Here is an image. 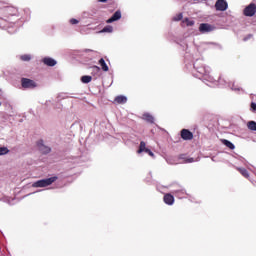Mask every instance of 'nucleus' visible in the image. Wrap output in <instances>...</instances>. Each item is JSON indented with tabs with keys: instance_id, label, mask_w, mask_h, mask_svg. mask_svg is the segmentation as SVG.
Returning <instances> with one entry per match:
<instances>
[{
	"instance_id": "nucleus-1",
	"label": "nucleus",
	"mask_w": 256,
	"mask_h": 256,
	"mask_svg": "<svg viewBox=\"0 0 256 256\" xmlns=\"http://www.w3.org/2000/svg\"><path fill=\"white\" fill-rule=\"evenodd\" d=\"M58 179L57 176H52L50 178L38 180L32 184V187H49V185H53Z\"/></svg>"
},
{
	"instance_id": "nucleus-30",
	"label": "nucleus",
	"mask_w": 256,
	"mask_h": 256,
	"mask_svg": "<svg viewBox=\"0 0 256 256\" xmlns=\"http://www.w3.org/2000/svg\"><path fill=\"white\" fill-rule=\"evenodd\" d=\"M0 107H1V102H0Z\"/></svg>"
},
{
	"instance_id": "nucleus-2",
	"label": "nucleus",
	"mask_w": 256,
	"mask_h": 256,
	"mask_svg": "<svg viewBox=\"0 0 256 256\" xmlns=\"http://www.w3.org/2000/svg\"><path fill=\"white\" fill-rule=\"evenodd\" d=\"M255 13H256L255 3H250L243 10V15H245V17H253V15H255Z\"/></svg>"
},
{
	"instance_id": "nucleus-20",
	"label": "nucleus",
	"mask_w": 256,
	"mask_h": 256,
	"mask_svg": "<svg viewBox=\"0 0 256 256\" xmlns=\"http://www.w3.org/2000/svg\"><path fill=\"white\" fill-rule=\"evenodd\" d=\"M102 33H113V26H106L102 29Z\"/></svg>"
},
{
	"instance_id": "nucleus-9",
	"label": "nucleus",
	"mask_w": 256,
	"mask_h": 256,
	"mask_svg": "<svg viewBox=\"0 0 256 256\" xmlns=\"http://www.w3.org/2000/svg\"><path fill=\"white\" fill-rule=\"evenodd\" d=\"M163 201L166 205H173L175 203V197L172 194H165L163 197Z\"/></svg>"
},
{
	"instance_id": "nucleus-22",
	"label": "nucleus",
	"mask_w": 256,
	"mask_h": 256,
	"mask_svg": "<svg viewBox=\"0 0 256 256\" xmlns=\"http://www.w3.org/2000/svg\"><path fill=\"white\" fill-rule=\"evenodd\" d=\"M9 149L7 147H0V155H7Z\"/></svg>"
},
{
	"instance_id": "nucleus-23",
	"label": "nucleus",
	"mask_w": 256,
	"mask_h": 256,
	"mask_svg": "<svg viewBox=\"0 0 256 256\" xmlns=\"http://www.w3.org/2000/svg\"><path fill=\"white\" fill-rule=\"evenodd\" d=\"M181 19H183V14L182 13H180L176 17H174V21H181Z\"/></svg>"
},
{
	"instance_id": "nucleus-19",
	"label": "nucleus",
	"mask_w": 256,
	"mask_h": 256,
	"mask_svg": "<svg viewBox=\"0 0 256 256\" xmlns=\"http://www.w3.org/2000/svg\"><path fill=\"white\" fill-rule=\"evenodd\" d=\"M81 81H82V83H91V81H93V77H91V76H82Z\"/></svg>"
},
{
	"instance_id": "nucleus-26",
	"label": "nucleus",
	"mask_w": 256,
	"mask_h": 256,
	"mask_svg": "<svg viewBox=\"0 0 256 256\" xmlns=\"http://www.w3.org/2000/svg\"><path fill=\"white\" fill-rule=\"evenodd\" d=\"M250 107L252 110L256 111V103L255 102H252Z\"/></svg>"
},
{
	"instance_id": "nucleus-29",
	"label": "nucleus",
	"mask_w": 256,
	"mask_h": 256,
	"mask_svg": "<svg viewBox=\"0 0 256 256\" xmlns=\"http://www.w3.org/2000/svg\"><path fill=\"white\" fill-rule=\"evenodd\" d=\"M100 3H107V0H99Z\"/></svg>"
},
{
	"instance_id": "nucleus-8",
	"label": "nucleus",
	"mask_w": 256,
	"mask_h": 256,
	"mask_svg": "<svg viewBox=\"0 0 256 256\" xmlns=\"http://www.w3.org/2000/svg\"><path fill=\"white\" fill-rule=\"evenodd\" d=\"M42 63H44V65H47V67H55L57 65V61L50 57L43 58Z\"/></svg>"
},
{
	"instance_id": "nucleus-10",
	"label": "nucleus",
	"mask_w": 256,
	"mask_h": 256,
	"mask_svg": "<svg viewBox=\"0 0 256 256\" xmlns=\"http://www.w3.org/2000/svg\"><path fill=\"white\" fill-rule=\"evenodd\" d=\"M121 19V11L117 10L111 18H109L106 23H114V21H119Z\"/></svg>"
},
{
	"instance_id": "nucleus-15",
	"label": "nucleus",
	"mask_w": 256,
	"mask_h": 256,
	"mask_svg": "<svg viewBox=\"0 0 256 256\" xmlns=\"http://www.w3.org/2000/svg\"><path fill=\"white\" fill-rule=\"evenodd\" d=\"M237 171H239L242 177H245V179H249V171H247V169L237 168Z\"/></svg>"
},
{
	"instance_id": "nucleus-21",
	"label": "nucleus",
	"mask_w": 256,
	"mask_h": 256,
	"mask_svg": "<svg viewBox=\"0 0 256 256\" xmlns=\"http://www.w3.org/2000/svg\"><path fill=\"white\" fill-rule=\"evenodd\" d=\"M21 61H31V55L29 54H24L20 56Z\"/></svg>"
},
{
	"instance_id": "nucleus-28",
	"label": "nucleus",
	"mask_w": 256,
	"mask_h": 256,
	"mask_svg": "<svg viewBox=\"0 0 256 256\" xmlns=\"http://www.w3.org/2000/svg\"><path fill=\"white\" fill-rule=\"evenodd\" d=\"M92 69H94V71H101V68H99V66H93Z\"/></svg>"
},
{
	"instance_id": "nucleus-6",
	"label": "nucleus",
	"mask_w": 256,
	"mask_h": 256,
	"mask_svg": "<svg viewBox=\"0 0 256 256\" xmlns=\"http://www.w3.org/2000/svg\"><path fill=\"white\" fill-rule=\"evenodd\" d=\"M214 29L215 27H213V25L207 23H202L199 26L200 33H211Z\"/></svg>"
},
{
	"instance_id": "nucleus-16",
	"label": "nucleus",
	"mask_w": 256,
	"mask_h": 256,
	"mask_svg": "<svg viewBox=\"0 0 256 256\" xmlns=\"http://www.w3.org/2000/svg\"><path fill=\"white\" fill-rule=\"evenodd\" d=\"M223 145H225L226 147H228V149H235V145L231 143V141L227 140V139H223L222 140Z\"/></svg>"
},
{
	"instance_id": "nucleus-24",
	"label": "nucleus",
	"mask_w": 256,
	"mask_h": 256,
	"mask_svg": "<svg viewBox=\"0 0 256 256\" xmlns=\"http://www.w3.org/2000/svg\"><path fill=\"white\" fill-rule=\"evenodd\" d=\"M70 23H71V25H77V23H79V20L72 18V19H70Z\"/></svg>"
},
{
	"instance_id": "nucleus-12",
	"label": "nucleus",
	"mask_w": 256,
	"mask_h": 256,
	"mask_svg": "<svg viewBox=\"0 0 256 256\" xmlns=\"http://www.w3.org/2000/svg\"><path fill=\"white\" fill-rule=\"evenodd\" d=\"M148 149L149 148H147V144L144 141H141L137 153L138 154L145 153Z\"/></svg>"
},
{
	"instance_id": "nucleus-4",
	"label": "nucleus",
	"mask_w": 256,
	"mask_h": 256,
	"mask_svg": "<svg viewBox=\"0 0 256 256\" xmlns=\"http://www.w3.org/2000/svg\"><path fill=\"white\" fill-rule=\"evenodd\" d=\"M180 137L183 139V141H192L193 139V132H191L189 129H182L180 131Z\"/></svg>"
},
{
	"instance_id": "nucleus-3",
	"label": "nucleus",
	"mask_w": 256,
	"mask_h": 256,
	"mask_svg": "<svg viewBox=\"0 0 256 256\" xmlns=\"http://www.w3.org/2000/svg\"><path fill=\"white\" fill-rule=\"evenodd\" d=\"M21 85L23 89H35L37 87V83L29 78H22Z\"/></svg>"
},
{
	"instance_id": "nucleus-11",
	"label": "nucleus",
	"mask_w": 256,
	"mask_h": 256,
	"mask_svg": "<svg viewBox=\"0 0 256 256\" xmlns=\"http://www.w3.org/2000/svg\"><path fill=\"white\" fill-rule=\"evenodd\" d=\"M114 103H117L118 105H125V103H127V97L119 95L114 99Z\"/></svg>"
},
{
	"instance_id": "nucleus-27",
	"label": "nucleus",
	"mask_w": 256,
	"mask_h": 256,
	"mask_svg": "<svg viewBox=\"0 0 256 256\" xmlns=\"http://www.w3.org/2000/svg\"><path fill=\"white\" fill-rule=\"evenodd\" d=\"M193 161H195V159L189 158V159L185 160V163H193Z\"/></svg>"
},
{
	"instance_id": "nucleus-18",
	"label": "nucleus",
	"mask_w": 256,
	"mask_h": 256,
	"mask_svg": "<svg viewBox=\"0 0 256 256\" xmlns=\"http://www.w3.org/2000/svg\"><path fill=\"white\" fill-rule=\"evenodd\" d=\"M183 23H186L187 27H193L195 25V21L190 20L189 18H185Z\"/></svg>"
},
{
	"instance_id": "nucleus-5",
	"label": "nucleus",
	"mask_w": 256,
	"mask_h": 256,
	"mask_svg": "<svg viewBox=\"0 0 256 256\" xmlns=\"http://www.w3.org/2000/svg\"><path fill=\"white\" fill-rule=\"evenodd\" d=\"M228 4L225 0H217L215 3L216 11H227Z\"/></svg>"
},
{
	"instance_id": "nucleus-25",
	"label": "nucleus",
	"mask_w": 256,
	"mask_h": 256,
	"mask_svg": "<svg viewBox=\"0 0 256 256\" xmlns=\"http://www.w3.org/2000/svg\"><path fill=\"white\" fill-rule=\"evenodd\" d=\"M145 153H148V155L150 157H154L155 156V154H153V152L149 148L145 151Z\"/></svg>"
},
{
	"instance_id": "nucleus-7",
	"label": "nucleus",
	"mask_w": 256,
	"mask_h": 256,
	"mask_svg": "<svg viewBox=\"0 0 256 256\" xmlns=\"http://www.w3.org/2000/svg\"><path fill=\"white\" fill-rule=\"evenodd\" d=\"M37 146L39 151L42 152L44 155H46L47 153H51V148L45 146V144H43V140L38 141Z\"/></svg>"
},
{
	"instance_id": "nucleus-14",
	"label": "nucleus",
	"mask_w": 256,
	"mask_h": 256,
	"mask_svg": "<svg viewBox=\"0 0 256 256\" xmlns=\"http://www.w3.org/2000/svg\"><path fill=\"white\" fill-rule=\"evenodd\" d=\"M99 65L101 66L102 71L104 72L109 71V66H107V63H105V59L101 58L99 60Z\"/></svg>"
},
{
	"instance_id": "nucleus-17",
	"label": "nucleus",
	"mask_w": 256,
	"mask_h": 256,
	"mask_svg": "<svg viewBox=\"0 0 256 256\" xmlns=\"http://www.w3.org/2000/svg\"><path fill=\"white\" fill-rule=\"evenodd\" d=\"M247 127H248V129H250V131H256V122L255 121H249L247 123Z\"/></svg>"
},
{
	"instance_id": "nucleus-13",
	"label": "nucleus",
	"mask_w": 256,
	"mask_h": 256,
	"mask_svg": "<svg viewBox=\"0 0 256 256\" xmlns=\"http://www.w3.org/2000/svg\"><path fill=\"white\" fill-rule=\"evenodd\" d=\"M142 119H144V121H147L148 123H154L155 118H153V116L149 113L143 114Z\"/></svg>"
}]
</instances>
